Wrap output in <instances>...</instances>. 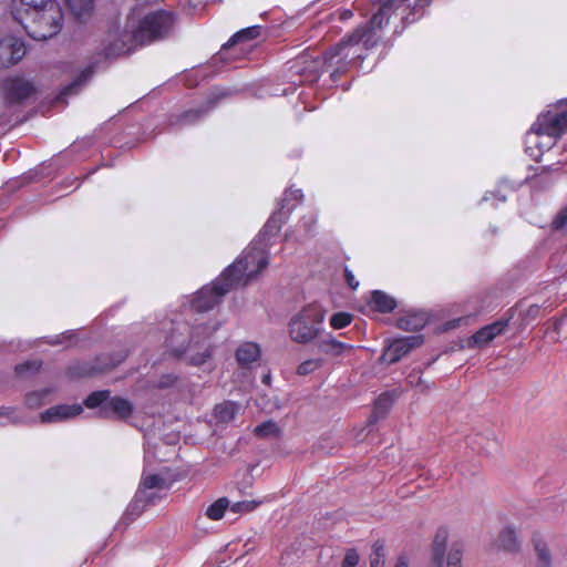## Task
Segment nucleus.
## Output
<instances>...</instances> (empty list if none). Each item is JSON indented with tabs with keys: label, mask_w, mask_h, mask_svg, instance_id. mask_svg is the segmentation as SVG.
<instances>
[{
	"label": "nucleus",
	"mask_w": 567,
	"mask_h": 567,
	"mask_svg": "<svg viewBox=\"0 0 567 567\" xmlns=\"http://www.w3.org/2000/svg\"><path fill=\"white\" fill-rule=\"evenodd\" d=\"M302 198L301 189H287L280 207L269 217L258 238L216 280L196 292L189 307L185 309L186 316L194 321L192 324L178 318L171 320L165 346L172 355H185L187 363L195 367L204 364L210 358L212 348L205 341L220 327V322L210 326L203 313L218 305L230 289L246 286L268 266L266 248L269 238L278 234L291 210Z\"/></svg>",
	"instance_id": "nucleus-1"
},
{
	"label": "nucleus",
	"mask_w": 567,
	"mask_h": 567,
	"mask_svg": "<svg viewBox=\"0 0 567 567\" xmlns=\"http://www.w3.org/2000/svg\"><path fill=\"white\" fill-rule=\"evenodd\" d=\"M174 16L165 10L145 12L135 7L128 14L123 34L105 48L106 58L133 51L137 45L150 44L166 38L173 30Z\"/></svg>",
	"instance_id": "nucleus-2"
},
{
	"label": "nucleus",
	"mask_w": 567,
	"mask_h": 567,
	"mask_svg": "<svg viewBox=\"0 0 567 567\" xmlns=\"http://www.w3.org/2000/svg\"><path fill=\"white\" fill-rule=\"evenodd\" d=\"M403 1L400 3H396L395 0L384 2L372 16L369 25L361 27L352 34L344 37L324 54V62L328 66L336 65V69L331 72L333 80L343 72L346 65L363 59L362 50L374 47L379 40L375 30L389 23L393 10H403Z\"/></svg>",
	"instance_id": "nucleus-3"
},
{
	"label": "nucleus",
	"mask_w": 567,
	"mask_h": 567,
	"mask_svg": "<svg viewBox=\"0 0 567 567\" xmlns=\"http://www.w3.org/2000/svg\"><path fill=\"white\" fill-rule=\"evenodd\" d=\"M49 1L42 8L35 10L31 16L18 22L28 35L34 40L42 41L56 35L62 29L63 12L56 1V13H49Z\"/></svg>",
	"instance_id": "nucleus-4"
},
{
	"label": "nucleus",
	"mask_w": 567,
	"mask_h": 567,
	"mask_svg": "<svg viewBox=\"0 0 567 567\" xmlns=\"http://www.w3.org/2000/svg\"><path fill=\"white\" fill-rule=\"evenodd\" d=\"M323 320L324 316L319 306H306L289 322L291 340L301 344L313 341L322 331Z\"/></svg>",
	"instance_id": "nucleus-5"
},
{
	"label": "nucleus",
	"mask_w": 567,
	"mask_h": 567,
	"mask_svg": "<svg viewBox=\"0 0 567 567\" xmlns=\"http://www.w3.org/2000/svg\"><path fill=\"white\" fill-rule=\"evenodd\" d=\"M567 130V100H561L551 105L545 113L538 116L532 131L538 134L560 137Z\"/></svg>",
	"instance_id": "nucleus-6"
},
{
	"label": "nucleus",
	"mask_w": 567,
	"mask_h": 567,
	"mask_svg": "<svg viewBox=\"0 0 567 567\" xmlns=\"http://www.w3.org/2000/svg\"><path fill=\"white\" fill-rule=\"evenodd\" d=\"M0 93L8 105H19L35 94V86L24 75H9L1 82Z\"/></svg>",
	"instance_id": "nucleus-7"
},
{
	"label": "nucleus",
	"mask_w": 567,
	"mask_h": 567,
	"mask_svg": "<svg viewBox=\"0 0 567 567\" xmlns=\"http://www.w3.org/2000/svg\"><path fill=\"white\" fill-rule=\"evenodd\" d=\"M168 488L169 484L165 478L157 474H148L145 468L136 494L147 507L148 505H154L157 501L162 499L166 495Z\"/></svg>",
	"instance_id": "nucleus-8"
},
{
	"label": "nucleus",
	"mask_w": 567,
	"mask_h": 567,
	"mask_svg": "<svg viewBox=\"0 0 567 567\" xmlns=\"http://www.w3.org/2000/svg\"><path fill=\"white\" fill-rule=\"evenodd\" d=\"M422 343V336H409L393 339L385 344L383 353L380 357V362L386 364L395 363L412 349L420 347Z\"/></svg>",
	"instance_id": "nucleus-9"
},
{
	"label": "nucleus",
	"mask_w": 567,
	"mask_h": 567,
	"mask_svg": "<svg viewBox=\"0 0 567 567\" xmlns=\"http://www.w3.org/2000/svg\"><path fill=\"white\" fill-rule=\"evenodd\" d=\"M27 53L24 42L16 37L0 38V68L19 62Z\"/></svg>",
	"instance_id": "nucleus-10"
},
{
	"label": "nucleus",
	"mask_w": 567,
	"mask_h": 567,
	"mask_svg": "<svg viewBox=\"0 0 567 567\" xmlns=\"http://www.w3.org/2000/svg\"><path fill=\"white\" fill-rule=\"evenodd\" d=\"M48 0H11V13L17 22L31 16L35 10L45 6ZM56 0H49V13H56Z\"/></svg>",
	"instance_id": "nucleus-11"
},
{
	"label": "nucleus",
	"mask_w": 567,
	"mask_h": 567,
	"mask_svg": "<svg viewBox=\"0 0 567 567\" xmlns=\"http://www.w3.org/2000/svg\"><path fill=\"white\" fill-rule=\"evenodd\" d=\"M508 326V320H497L491 324H487L476 331L468 339L470 348H483L492 342L497 336L505 332Z\"/></svg>",
	"instance_id": "nucleus-12"
},
{
	"label": "nucleus",
	"mask_w": 567,
	"mask_h": 567,
	"mask_svg": "<svg viewBox=\"0 0 567 567\" xmlns=\"http://www.w3.org/2000/svg\"><path fill=\"white\" fill-rule=\"evenodd\" d=\"M83 412L81 404H59L51 406L41 413V421L44 423H58L80 415Z\"/></svg>",
	"instance_id": "nucleus-13"
},
{
	"label": "nucleus",
	"mask_w": 567,
	"mask_h": 567,
	"mask_svg": "<svg viewBox=\"0 0 567 567\" xmlns=\"http://www.w3.org/2000/svg\"><path fill=\"white\" fill-rule=\"evenodd\" d=\"M133 404L127 399L121 396L110 398L105 404L99 410V415L102 417H117L126 420L133 413Z\"/></svg>",
	"instance_id": "nucleus-14"
},
{
	"label": "nucleus",
	"mask_w": 567,
	"mask_h": 567,
	"mask_svg": "<svg viewBox=\"0 0 567 567\" xmlns=\"http://www.w3.org/2000/svg\"><path fill=\"white\" fill-rule=\"evenodd\" d=\"M230 92L225 89L216 90V92L213 94L212 97L207 100L206 103H204L202 106L196 109H190L186 111L179 118L181 124H193L200 118H203L214 106L216 105L217 101L221 97L228 96Z\"/></svg>",
	"instance_id": "nucleus-15"
},
{
	"label": "nucleus",
	"mask_w": 567,
	"mask_h": 567,
	"mask_svg": "<svg viewBox=\"0 0 567 567\" xmlns=\"http://www.w3.org/2000/svg\"><path fill=\"white\" fill-rule=\"evenodd\" d=\"M558 136H548L547 134H538L532 130L526 135V151L538 159L544 151H549L558 140Z\"/></svg>",
	"instance_id": "nucleus-16"
},
{
	"label": "nucleus",
	"mask_w": 567,
	"mask_h": 567,
	"mask_svg": "<svg viewBox=\"0 0 567 567\" xmlns=\"http://www.w3.org/2000/svg\"><path fill=\"white\" fill-rule=\"evenodd\" d=\"M261 357L259 344L255 342H243L236 350V360L243 368H251Z\"/></svg>",
	"instance_id": "nucleus-17"
},
{
	"label": "nucleus",
	"mask_w": 567,
	"mask_h": 567,
	"mask_svg": "<svg viewBox=\"0 0 567 567\" xmlns=\"http://www.w3.org/2000/svg\"><path fill=\"white\" fill-rule=\"evenodd\" d=\"M429 316L424 311H409L401 316L398 321V328L405 331H419L426 326Z\"/></svg>",
	"instance_id": "nucleus-18"
},
{
	"label": "nucleus",
	"mask_w": 567,
	"mask_h": 567,
	"mask_svg": "<svg viewBox=\"0 0 567 567\" xmlns=\"http://www.w3.org/2000/svg\"><path fill=\"white\" fill-rule=\"evenodd\" d=\"M447 539V529L445 527L439 528L433 540L431 567H443Z\"/></svg>",
	"instance_id": "nucleus-19"
},
{
	"label": "nucleus",
	"mask_w": 567,
	"mask_h": 567,
	"mask_svg": "<svg viewBox=\"0 0 567 567\" xmlns=\"http://www.w3.org/2000/svg\"><path fill=\"white\" fill-rule=\"evenodd\" d=\"M318 349L329 355H341L347 350L353 349V346L337 340L332 334L328 333L319 338L317 342Z\"/></svg>",
	"instance_id": "nucleus-20"
},
{
	"label": "nucleus",
	"mask_w": 567,
	"mask_h": 567,
	"mask_svg": "<svg viewBox=\"0 0 567 567\" xmlns=\"http://www.w3.org/2000/svg\"><path fill=\"white\" fill-rule=\"evenodd\" d=\"M370 306L382 313H389L396 308V300L382 290H374L371 293Z\"/></svg>",
	"instance_id": "nucleus-21"
},
{
	"label": "nucleus",
	"mask_w": 567,
	"mask_h": 567,
	"mask_svg": "<svg viewBox=\"0 0 567 567\" xmlns=\"http://www.w3.org/2000/svg\"><path fill=\"white\" fill-rule=\"evenodd\" d=\"M260 34V27L259 25H252L246 29H243L238 32H236L227 43H225L219 52L220 59L226 54V51L235 45L236 43H239L241 41L256 39Z\"/></svg>",
	"instance_id": "nucleus-22"
},
{
	"label": "nucleus",
	"mask_w": 567,
	"mask_h": 567,
	"mask_svg": "<svg viewBox=\"0 0 567 567\" xmlns=\"http://www.w3.org/2000/svg\"><path fill=\"white\" fill-rule=\"evenodd\" d=\"M515 190V185L507 181H502L494 192H487L482 202H488L493 199V206H497L498 203H504L507 199L509 193Z\"/></svg>",
	"instance_id": "nucleus-23"
},
{
	"label": "nucleus",
	"mask_w": 567,
	"mask_h": 567,
	"mask_svg": "<svg viewBox=\"0 0 567 567\" xmlns=\"http://www.w3.org/2000/svg\"><path fill=\"white\" fill-rule=\"evenodd\" d=\"M316 224L317 214L315 212H309V214L305 215L299 221L298 228L296 230V239L299 241H305L310 238L315 233Z\"/></svg>",
	"instance_id": "nucleus-24"
},
{
	"label": "nucleus",
	"mask_w": 567,
	"mask_h": 567,
	"mask_svg": "<svg viewBox=\"0 0 567 567\" xmlns=\"http://www.w3.org/2000/svg\"><path fill=\"white\" fill-rule=\"evenodd\" d=\"M497 548L505 551H515L519 547L516 532L512 526L505 527L496 539Z\"/></svg>",
	"instance_id": "nucleus-25"
},
{
	"label": "nucleus",
	"mask_w": 567,
	"mask_h": 567,
	"mask_svg": "<svg viewBox=\"0 0 567 567\" xmlns=\"http://www.w3.org/2000/svg\"><path fill=\"white\" fill-rule=\"evenodd\" d=\"M238 409L239 406L235 402L227 401L217 404L214 409V413L219 421L229 422L235 417Z\"/></svg>",
	"instance_id": "nucleus-26"
},
{
	"label": "nucleus",
	"mask_w": 567,
	"mask_h": 567,
	"mask_svg": "<svg viewBox=\"0 0 567 567\" xmlns=\"http://www.w3.org/2000/svg\"><path fill=\"white\" fill-rule=\"evenodd\" d=\"M146 508V505L143 503V501L138 497L137 494H135L134 499L128 504L126 507V511L122 517V520L125 525L130 524L132 520H134L144 509Z\"/></svg>",
	"instance_id": "nucleus-27"
},
{
	"label": "nucleus",
	"mask_w": 567,
	"mask_h": 567,
	"mask_svg": "<svg viewBox=\"0 0 567 567\" xmlns=\"http://www.w3.org/2000/svg\"><path fill=\"white\" fill-rule=\"evenodd\" d=\"M534 547L538 557L537 567H551V557L547 544L539 538H535Z\"/></svg>",
	"instance_id": "nucleus-28"
},
{
	"label": "nucleus",
	"mask_w": 567,
	"mask_h": 567,
	"mask_svg": "<svg viewBox=\"0 0 567 567\" xmlns=\"http://www.w3.org/2000/svg\"><path fill=\"white\" fill-rule=\"evenodd\" d=\"M93 70L91 66H87L84 70H82L80 75L63 90L61 96H68L76 93L79 89L90 79Z\"/></svg>",
	"instance_id": "nucleus-29"
},
{
	"label": "nucleus",
	"mask_w": 567,
	"mask_h": 567,
	"mask_svg": "<svg viewBox=\"0 0 567 567\" xmlns=\"http://www.w3.org/2000/svg\"><path fill=\"white\" fill-rule=\"evenodd\" d=\"M76 18H82L93 9L94 0H65Z\"/></svg>",
	"instance_id": "nucleus-30"
},
{
	"label": "nucleus",
	"mask_w": 567,
	"mask_h": 567,
	"mask_svg": "<svg viewBox=\"0 0 567 567\" xmlns=\"http://www.w3.org/2000/svg\"><path fill=\"white\" fill-rule=\"evenodd\" d=\"M111 392L109 390H101L92 392L85 400L84 404L89 409L102 408L105 402L110 400Z\"/></svg>",
	"instance_id": "nucleus-31"
},
{
	"label": "nucleus",
	"mask_w": 567,
	"mask_h": 567,
	"mask_svg": "<svg viewBox=\"0 0 567 567\" xmlns=\"http://www.w3.org/2000/svg\"><path fill=\"white\" fill-rule=\"evenodd\" d=\"M228 506L229 501L226 497H221L207 507L206 515L214 520L220 519Z\"/></svg>",
	"instance_id": "nucleus-32"
},
{
	"label": "nucleus",
	"mask_w": 567,
	"mask_h": 567,
	"mask_svg": "<svg viewBox=\"0 0 567 567\" xmlns=\"http://www.w3.org/2000/svg\"><path fill=\"white\" fill-rule=\"evenodd\" d=\"M323 364V359L315 358L302 361L297 368V374L309 375L319 370Z\"/></svg>",
	"instance_id": "nucleus-33"
},
{
	"label": "nucleus",
	"mask_w": 567,
	"mask_h": 567,
	"mask_svg": "<svg viewBox=\"0 0 567 567\" xmlns=\"http://www.w3.org/2000/svg\"><path fill=\"white\" fill-rule=\"evenodd\" d=\"M393 404V396L392 394L385 392L379 395V398L374 402V414L377 416L384 415Z\"/></svg>",
	"instance_id": "nucleus-34"
},
{
	"label": "nucleus",
	"mask_w": 567,
	"mask_h": 567,
	"mask_svg": "<svg viewBox=\"0 0 567 567\" xmlns=\"http://www.w3.org/2000/svg\"><path fill=\"white\" fill-rule=\"evenodd\" d=\"M385 554L384 546L381 542H375L370 556V567H384Z\"/></svg>",
	"instance_id": "nucleus-35"
},
{
	"label": "nucleus",
	"mask_w": 567,
	"mask_h": 567,
	"mask_svg": "<svg viewBox=\"0 0 567 567\" xmlns=\"http://www.w3.org/2000/svg\"><path fill=\"white\" fill-rule=\"evenodd\" d=\"M49 390L32 391L25 395V405L35 409L43 403L44 398L49 394Z\"/></svg>",
	"instance_id": "nucleus-36"
},
{
	"label": "nucleus",
	"mask_w": 567,
	"mask_h": 567,
	"mask_svg": "<svg viewBox=\"0 0 567 567\" xmlns=\"http://www.w3.org/2000/svg\"><path fill=\"white\" fill-rule=\"evenodd\" d=\"M278 431V425L274 421H266L255 429V433L261 437L275 436Z\"/></svg>",
	"instance_id": "nucleus-37"
},
{
	"label": "nucleus",
	"mask_w": 567,
	"mask_h": 567,
	"mask_svg": "<svg viewBox=\"0 0 567 567\" xmlns=\"http://www.w3.org/2000/svg\"><path fill=\"white\" fill-rule=\"evenodd\" d=\"M352 321V316L348 312H337L330 318V326L333 329H342L349 326Z\"/></svg>",
	"instance_id": "nucleus-38"
},
{
	"label": "nucleus",
	"mask_w": 567,
	"mask_h": 567,
	"mask_svg": "<svg viewBox=\"0 0 567 567\" xmlns=\"http://www.w3.org/2000/svg\"><path fill=\"white\" fill-rule=\"evenodd\" d=\"M261 502L258 501H240L231 505V512L234 513H248L256 509Z\"/></svg>",
	"instance_id": "nucleus-39"
},
{
	"label": "nucleus",
	"mask_w": 567,
	"mask_h": 567,
	"mask_svg": "<svg viewBox=\"0 0 567 567\" xmlns=\"http://www.w3.org/2000/svg\"><path fill=\"white\" fill-rule=\"evenodd\" d=\"M567 227V205L564 206L551 221V229L561 231Z\"/></svg>",
	"instance_id": "nucleus-40"
},
{
	"label": "nucleus",
	"mask_w": 567,
	"mask_h": 567,
	"mask_svg": "<svg viewBox=\"0 0 567 567\" xmlns=\"http://www.w3.org/2000/svg\"><path fill=\"white\" fill-rule=\"evenodd\" d=\"M462 550L457 547H452L447 554L446 567H461Z\"/></svg>",
	"instance_id": "nucleus-41"
},
{
	"label": "nucleus",
	"mask_w": 567,
	"mask_h": 567,
	"mask_svg": "<svg viewBox=\"0 0 567 567\" xmlns=\"http://www.w3.org/2000/svg\"><path fill=\"white\" fill-rule=\"evenodd\" d=\"M0 416L6 417L10 423H22L23 420L17 414L16 408H1Z\"/></svg>",
	"instance_id": "nucleus-42"
},
{
	"label": "nucleus",
	"mask_w": 567,
	"mask_h": 567,
	"mask_svg": "<svg viewBox=\"0 0 567 567\" xmlns=\"http://www.w3.org/2000/svg\"><path fill=\"white\" fill-rule=\"evenodd\" d=\"M540 313V307L538 305H530L526 310L522 312L523 320L526 323L535 320Z\"/></svg>",
	"instance_id": "nucleus-43"
},
{
	"label": "nucleus",
	"mask_w": 567,
	"mask_h": 567,
	"mask_svg": "<svg viewBox=\"0 0 567 567\" xmlns=\"http://www.w3.org/2000/svg\"><path fill=\"white\" fill-rule=\"evenodd\" d=\"M41 367L39 361H28L16 367V372L19 375H24L27 371H38Z\"/></svg>",
	"instance_id": "nucleus-44"
},
{
	"label": "nucleus",
	"mask_w": 567,
	"mask_h": 567,
	"mask_svg": "<svg viewBox=\"0 0 567 567\" xmlns=\"http://www.w3.org/2000/svg\"><path fill=\"white\" fill-rule=\"evenodd\" d=\"M74 336L72 331H66L60 336L52 337L48 340V343L56 346V344H64L68 346L72 343L71 338Z\"/></svg>",
	"instance_id": "nucleus-45"
},
{
	"label": "nucleus",
	"mask_w": 567,
	"mask_h": 567,
	"mask_svg": "<svg viewBox=\"0 0 567 567\" xmlns=\"http://www.w3.org/2000/svg\"><path fill=\"white\" fill-rule=\"evenodd\" d=\"M359 563V554L355 549H349L346 553L344 559L342 561V567H357Z\"/></svg>",
	"instance_id": "nucleus-46"
},
{
	"label": "nucleus",
	"mask_w": 567,
	"mask_h": 567,
	"mask_svg": "<svg viewBox=\"0 0 567 567\" xmlns=\"http://www.w3.org/2000/svg\"><path fill=\"white\" fill-rule=\"evenodd\" d=\"M176 377L174 374L163 375L157 382V388H169L176 382Z\"/></svg>",
	"instance_id": "nucleus-47"
},
{
	"label": "nucleus",
	"mask_w": 567,
	"mask_h": 567,
	"mask_svg": "<svg viewBox=\"0 0 567 567\" xmlns=\"http://www.w3.org/2000/svg\"><path fill=\"white\" fill-rule=\"evenodd\" d=\"M344 278H346V281L347 284L353 289L355 290L358 287H359V281L355 279L354 275L352 274L351 270H349L348 268L344 269Z\"/></svg>",
	"instance_id": "nucleus-48"
},
{
	"label": "nucleus",
	"mask_w": 567,
	"mask_h": 567,
	"mask_svg": "<svg viewBox=\"0 0 567 567\" xmlns=\"http://www.w3.org/2000/svg\"><path fill=\"white\" fill-rule=\"evenodd\" d=\"M408 381L412 386H422L423 385V379L420 375H413L410 374L408 377Z\"/></svg>",
	"instance_id": "nucleus-49"
},
{
	"label": "nucleus",
	"mask_w": 567,
	"mask_h": 567,
	"mask_svg": "<svg viewBox=\"0 0 567 567\" xmlns=\"http://www.w3.org/2000/svg\"><path fill=\"white\" fill-rule=\"evenodd\" d=\"M426 6H429V0H414V6H413V9L416 11V10H422L424 9Z\"/></svg>",
	"instance_id": "nucleus-50"
},
{
	"label": "nucleus",
	"mask_w": 567,
	"mask_h": 567,
	"mask_svg": "<svg viewBox=\"0 0 567 567\" xmlns=\"http://www.w3.org/2000/svg\"><path fill=\"white\" fill-rule=\"evenodd\" d=\"M153 457H155V454L152 452L150 443H147L146 446H145L144 460H145L146 463H148L150 460L153 458Z\"/></svg>",
	"instance_id": "nucleus-51"
},
{
	"label": "nucleus",
	"mask_w": 567,
	"mask_h": 567,
	"mask_svg": "<svg viewBox=\"0 0 567 567\" xmlns=\"http://www.w3.org/2000/svg\"><path fill=\"white\" fill-rule=\"evenodd\" d=\"M394 567H408L406 559L404 557H399V559L395 563Z\"/></svg>",
	"instance_id": "nucleus-52"
},
{
	"label": "nucleus",
	"mask_w": 567,
	"mask_h": 567,
	"mask_svg": "<svg viewBox=\"0 0 567 567\" xmlns=\"http://www.w3.org/2000/svg\"><path fill=\"white\" fill-rule=\"evenodd\" d=\"M262 382L265 384H268L270 382V374H265L264 378H262Z\"/></svg>",
	"instance_id": "nucleus-53"
},
{
	"label": "nucleus",
	"mask_w": 567,
	"mask_h": 567,
	"mask_svg": "<svg viewBox=\"0 0 567 567\" xmlns=\"http://www.w3.org/2000/svg\"><path fill=\"white\" fill-rule=\"evenodd\" d=\"M316 80H318V75L317 74H313V75H311V76L306 79V81H309V82H312V81H316Z\"/></svg>",
	"instance_id": "nucleus-54"
},
{
	"label": "nucleus",
	"mask_w": 567,
	"mask_h": 567,
	"mask_svg": "<svg viewBox=\"0 0 567 567\" xmlns=\"http://www.w3.org/2000/svg\"><path fill=\"white\" fill-rule=\"evenodd\" d=\"M350 16H351V12H350V11H346V12L343 13V18H348V17H350Z\"/></svg>",
	"instance_id": "nucleus-55"
}]
</instances>
